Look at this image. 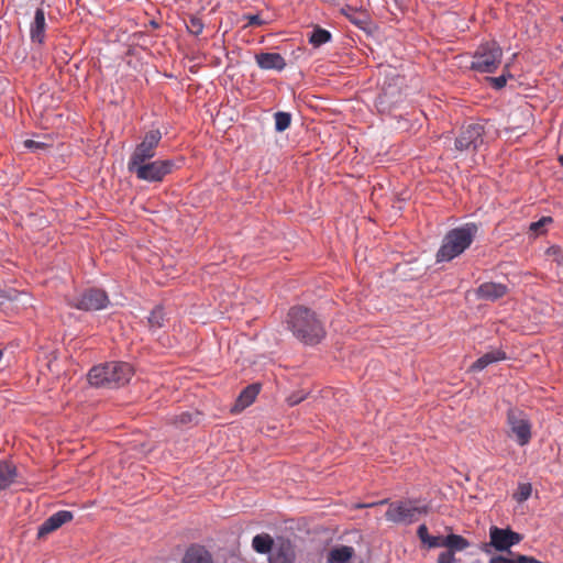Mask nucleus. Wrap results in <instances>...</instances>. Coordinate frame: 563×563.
Wrapping results in <instances>:
<instances>
[{
	"instance_id": "nucleus-24",
	"label": "nucleus",
	"mask_w": 563,
	"mask_h": 563,
	"mask_svg": "<svg viewBox=\"0 0 563 563\" xmlns=\"http://www.w3.org/2000/svg\"><path fill=\"white\" fill-rule=\"evenodd\" d=\"M260 391L258 385H250L246 388L242 390L238 398V404L241 407H247L250 406L256 398L257 394Z\"/></svg>"
},
{
	"instance_id": "nucleus-41",
	"label": "nucleus",
	"mask_w": 563,
	"mask_h": 563,
	"mask_svg": "<svg viewBox=\"0 0 563 563\" xmlns=\"http://www.w3.org/2000/svg\"><path fill=\"white\" fill-rule=\"evenodd\" d=\"M2 357H3V352H2V350H0V361L2 360Z\"/></svg>"
},
{
	"instance_id": "nucleus-23",
	"label": "nucleus",
	"mask_w": 563,
	"mask_h": 563,
	"mask_svg": "<svg viewBox=\"0 0 563 563\" xmlns=\"http://www.w3.org/2000/svg\"><path fill=\"white\" fill-rule=\"evenodd\" d=\"M166 323L164 309L161 306L155 307L147 317V324L151 331L155 332Z\"/></svg>"
},
{
	"instance_id": "nucleus-5",
	"label": "nucleus",
	"mask_w": 563,
	"mask_h": 563,
	"mask_svg": "<svg viewBox=\"0 0 563 563\" xmlns=\"http://www.w3.org/2000/svg\"><path fill=\"white\" fill-rule=\"evenodd\" d=\"M508 437L519 446H526L532 439V423L528 415L518 409L509 408L507 411Z\"/></svg>"
},
{
	"instance_id": "nucleus-16",
	"label": "nucleus",
	"mask_w": 563,
	"mask_h": 563,
	"mask_svg": "<svg viewBox=\"0 0 563 563\" xmlns=\"http://www.w3.org/2000/svg\"><path fill=\"white\" fill-rule=\"evenodd\" d=\"M45 12L42 8H37L34 14V20L30 26V36L33 43L43 44L45 40Z\"/></svg>"
},
{
	"instance_id": "nucleus-1",
	"label": "nucleus",
	"mask_w": 563,
	"mask_h": 563,
	"mask_svg": "<svg viewBox=\"0 0 563 563\" xmlns=\"http://www.w3.org/2000/svg\"><path fill=\"white\" fill-rule=\"evenodd\" d=\"M287 324L292 334L306 344H318L324 336L325 330L314 311L307 307L296 306L289 309Z\"/></svg>"
},
{
	"instance_id": "nucleus-13",
	"label": "nucleus",
	"mask_w": 563,
	"mask_h": 563,
	"mask_svg": "<svg viewBox=\"0 0 563 563\" xmlns=\"http://www.w3.org/2000/svg\"><path fill=\"white\" fill-rule=\"evenodd\" d=\"M255 62L261 69L282 71L286 67L285 58L278 53H258Z\"/></svg>"
},
{
	"instance_id": "nucleus-17",
	"label": "nucleus",
	"mask_w": 563,
	"mask_h": 563,
	"mask_svg": "<svg viewBox=\"0 0 563 563\" xmlns=\"http://www.w3.org/2000/svg\"><path fill=\"white\" fill-rule=\"evenodd\" d=\"M183 563H213L211 554L200 545L190 547L184 559Z\"/></svg>"
},
{
	"instance_id": "nucleus-7",
	"label": "nucleus",
	"mask_w": 563,
	"mask_h": 563,
	"mask_svg": "<svg viewBox=\"0 0 563 563\" xmlns=\"http://www.w3.org/2000/svg\"><path fill=\"white\" fill-rule=\"evenodd\" d=\"M428 507H418L409 500L394 501L389 504V507L385 514L386 520L399 523L410 525L416 522L420 515L427 514Z\"/></svg>"
},
{
	"instance_id": "nucleus-10",
	"label": "nucleus",
	"mask_w": 563,
	"mask_h": 563,
	"mask_svg": "<svg viewBox=\"0 0 563 563\" xmlns=\"http://www.w3.org/2000/svg\"><path fill=\"white\" fill-rule=\"evenodd\" d=\"M484 126L481 123H471L464 126L455 139L456 151L477 150L483 144Z\"/></svg>"
},
{
	"instance_id": "nucleus-30",
	"label": "nucleus",
	"mask_w": 563,
	"mask_h": 563,
	"mask_svg": "<svg viewBox=\"0 0 563 563\" xmlns=\"http://www.w3.org/2000/svg\"><path fill=\"white\" fill-rule=\"evenodd\" d=\"M243 19L247 21L246 26H261L265 23L258 14H244Z\"/></svg>"
},
{
	"instance_id": "nucleus-31",
	"label": "nucleus",
	"mask_w": 563,
	"mask_h": 563,
	"mask_svg": "<svg viewBox=\"0 0 563 563\" xmlns=\"http://www.w3.org/2000/svg\"><path fill=\"white\" fill-rule=\"evenodd\" d=\"M438 563H455V556L452 551L441 552L438 558Z\"/></svg>"
},
{
	"instance_id": "nucleus-11",
	"label": "nucleus",
	"mask_w": 563,
	"mask_h": 563,
	"mask_svg": "<svg viewBox=\"0 0 563 563\" xmlns=\"http://www.w3.org/2000/svg\"><path fill=\"white\" fill-rule=\"evenodd\" d=\"M489 539L490 545L497 551H508L512 545L520 543L523 537L510 528L493 526L489 529Z\"/></svg>"
},
{
	"instance_id": "nucleus-9",
	"label": "nucleus",
	"mask_w": 563,
	"mask_h": 563,
	"mask_svg": "<svg viewBox=\"0 0 563 563\" xmlns=\"http://www.w3.org/2000/svg\"><path fill=\"white\" fill-rule=\"evenodd\" d=\"M67 302L70 307L79 310L95 311L104 309L109 303V298L106 291L91 288L85 290L76 298L67 299Z\"/></svg>"
},
{
	"instance_id": "nucleus-22",
	"label": "nucleus",
	"mask_w": 563,
	"mask_h": 563,
	"mask_svg": "<svg viewBox=\"0 0 563 563\" xmlns=\"http://www.w3.org/2000/svg\"><path fill=\"white\" fill-rule=\"evenodd\" d=\"M443 547L448 548L453 553L455 551H463L470 547L468 541L459 534H449L443 539Z\"/></svg>"
},
{
	"instance_id": "nucleus-21",
	"label": "nucleus",
	"mask_w": 563,
	"mask_h": 563,
	"mask_svg": "<svg viewBox=\"0 0 563 563\" xmlns=\"http://www.w3.org/2000/svg\"><path fill=\"white\" fill-rule=\"evenodd\" d=\"M274 540L268 533L256 534L252 540L253 549L261 554L271 553Z\"/></svg>"
},
{
	"instance_id": "nucleus-32",
	"label": "nucleus",
	"mask_w": 563,
	"mask_h": 563,
	"mask_svg": "<svg viewBox=\"0 0 563 563\" xmlns=\"http://www.w3.org/2000/svg\"><path fill=\"white\" fill-rule=\"evenodd\" d=\"M490 81L496 89H501L507 84V76L503 74L501 76L490 78Z\"/></svg>"
},
{
	"instance_id": "nucleus-26",
	"label": "nucleus",
	"mask_w": 563,
	"mask_h": 563,
	"mask_svg": "<svg viewBox=\"0 0 563 563\" xmlns=\"http://www.w3.org/2000/svg\"><path fill=\"white\" fill-rule=\"evenodd\" d=\"M275 129L278 132H284L290 126L291 115L288 112H276L275 115Z\"/></svg>"
},
{
	"instance_id": "nucleus-19",
	"label": "nucleus",
	"mask_w": 563,
	"mask_h": 563,
	"mask_svg": "<svg viewBox=\"0 0 563 563\" xmlns=\"http://www.w3.org/2000/svg\"><path fill=\"white\" fill-rule=\"evenodd\" d=\"M354 554L352 547L342 545L332 549L328 554V563H347Z\"/></svg>"
},
{
	"instance_id": "nucleus-40",
	"label": "nucleus",
	"mask_w": 563,
	"mask_h": 563,
	"mask_svg": "<svg viewBox=\"0 0 563 563\" xmlns=\"http://www.w3.org/2000/svg\"><path fill=\"white\" fill-rule=\"evenodd\" d=\"M559 162L563 166V154L559 157Z\"/></svg>"
},
{
	"instance_id": "nucleus-18",
	"label": "nucleus",
	"mask_w": 563,
	"mask_h": 563,
	"mask_svg": "<svg viewBox=\"0 0 563 563\" xmlns=\"http://www.w3.org/2000/svg\"><path fill=\"white\" fill-rule=\"evenodd\" d=\"M506 360V353L501 350H493L481 356L473 365L474 371H482L489 364Z\"/></svg>"
},
{
	"instance_id": "nucleus-27",
	"label": "nucleus",
	"mask_w": 563,
	"mask_h": 563,
	"mask_svg": "<svg viewBox=\"0 0 563 563\" xmlns=\"http://www.w3.org/2000/svg\"><path fill=\"white\" fill-rule=\"evenodd\" d=\"M532 493V486L529 483H521L518 485L517 490L514 494V499L517 503H523L526 501Z\"/></svg>"
},
{
	"instance_id": "nucleus-14",
	"label": "nucleus",
	"mask_w": 563,
	"mask_h": 563,
	"mask_svg": "<svg viewBox=\"0 0 563 563\" xmlns=\"http://www.w3.org/2000/svg\"><path fill=\"white\" fill-rule=\"evenodd\" d=\"M296 559L295 550L290 541L280 542L274 550H272L268 562L269 563H294Z\"/></svg>"
},
{
	"instance_id": "nucleus-15",
	"label": "nucleus",
	"mask_w": 563,
	"mask_h": 563,
	"mask_svg": "<svg viewBox=\"0 0 563 563\" xmlns=\"http://www.w3.org/2000/svg\"><path fill=\"white\" fill-rule=\"evenodd\" d=\"M507 292L508 288L506 285L492 282L482 284L476 290L478 298L490 301L503 298Z\"/></svg>"
},
{
	"instance_id": "nucleus-37",
	"label": "nucleus",
	"mask_w": 563,
	"mask_h": 563,
	"mask_svg": "<svg viewBox=\"0 0 563 563\" xmlns=\"http://www.w3.org/2000/svg\"><path fill=\"white\" fill-rule=\"evenodd\" d=\"M489 563H514V559H508L501 555L494 556L489 560Z\"/></svg>"
},
{
	"instance_id": "nucleus-6",
	"label": "nucleus",
	"mask_w": 563,
	"mask_h": 563,
	"mask_svg": "<svg viewBox=\"0 0 563 563\" xmlns=\"http://www.w3.org/2000/svg\"><path fill=\"white\" fill-rule=\"evenodd\" d=\"M503 51L496 42L478 46L474 53L471 68L479 73L493 74L501 63Z\"/></svg>"
},
{
	"instance_id": "nucleus-42",
	"label": "nucleus",
	"mask_w": 563,
	"mask_h": 563,
	"mask_svg": "<svg viewBox=\"0 0 563 563\" xmlns=\"http://www.w3.org/2000/svg\"><path fill=\"white\" fill-rule=\"evenodd\" d=\"M561 21L563 22V16L561 18Z\"/></svg>"
},
{
	"instance_id": "nucleus-8",
	"label": "nucleus",
	"mask_w": 563,
	"mask_h": 563,
	"mask_svg": "<svg viewBox=\"0 0 563 563\" xmlns=\"http://www.w3.org/2000/svg\"><path fill=\"white\" fill-rule=\"evenodd\" d=\"M161 140L162 132L158 129H153L146 132L142 141L131 153L128 166H134L152 159L156 155V148L159 145Z\"/></svg>"
},
{
	"instance_id": "nucleus-12",
	"label": "nucleus",
	"mask_w": 563,
	"mask_h": 563,
	"mask_svg": "<svg viewBox=\"0 0 563 563\" xmlns=\"http://www.w3.org/2000/svg\"><path fill=\"white\" fill-rule=\"evenodd\" d=\"M73 514L68 510H59L48 517L40 527L37 537L43 538L59 529L63 525L73 520Z\"/></svg>"
},
{
	"instance_id": "nucleus-36",
	"label": "nucleus",
	"mask_w": 563,
	"mask_h": 563,
	"mask_svg": "<svg viewBox=\"0 0 563 563\" xmlns=\"http://www.w3.org/2000/svg\"><path fill=\"white\" fill-rule=\"evenodd\" d=\"M302 400H303V397L296 395V394H292L287 398V402L289 406H296L299 402H301Z\"/></svg>"
},
{
	"instance_id": "nucleus-39",
	"label": "nucleus",
	"mask_w": 563,
	"mask_h": 563,
	"mask_svg": "<svg viewBox=\"0 0 563 563\" xmlns=\"http://www.w3.org/2000/svg\"><path fill=\"white\" fill-rule=\"evenodd\" d=\"M384 504H387V500H382L379 503H376V505H384ZM372 506H375V503L374 504H369V505H363L362 507H372Z\"/></svg>"
},
{
	"instance_id": "nucleus-28",
	"label": "nucleus",
	"mask_w": 563,
	"mask_h": 563,
	"mask_svg": "<svg viewBox=\"0 0 563 563\" xmlns=\"http://www.w3.org/2000/svg\"><path fill=\"white\" fill-rule=\"evenodd\" d=\"M186 27L189 33L194 35H199L203 31V22L200 18L190 15L188 21H186Z\"/></svg>"
},
{
	"instance_id": "nucleus-35",
	"label": "nucleus",
	"mask_w": 563,
	"mask_h": 563,
	"mask_svg": "<svg viewBox=\"0 0 563 563\" xmlns=\"http://www.w3.org/2000/svg\"><path fill=\"white\" fill-rule=\"evenodd\" d=\"M191 421V415L188 413V412H183L181 415H179L176 419V423H179V424H186V423H189Z\"/></svg>"
},
{
	"instance_id": "nucleus-34",
	"label": "nucleus",
	"mask_w": 563,
	"mask_h": 563,
	"mask_svg": "<svg viewBox=\"0 0 563 563\" xmlns=\"http://www.w3.org/2000/svg\"><path fill=\"white\" fill-rule=\"evenodd\" d=\"M417 534L419 537V539L426 543V541L428 540V538L430 537L429 532H428V528L426 525H421L419 526L418 530H417Z\"/></svg>"
},
{
	"instance_id": "nucleus-29",
	"label": "nucleus",
	"mask_w": 563,
	"mask_h": 563,
	"mask_svg": "<svg viewBox=\"0 0 563 563\" xmlns=\"http://www.w3.org/2000/svg\"><path fill=\"white\" fill-rule=\"evenodd\" d=\"M551 222V217H542L540 220L532 222L529 227V230L536 234H541L544 232L543 228Z\"/></svg>"
},
{
	"instance_id": "nucleus-2",
	"label": "nucleus",
	"mask_w": 563,
	"mask_h": 563,
	"mask_svg": "<svg viewBox=\"0 0 563 563\" xmlns=\"http://www.w3.org/2000/svg\"><path fill=\"white\" fill-rule=\"evenodd\" d=\"M478 228L475 223H466L450 230L437 253V261L449 262L461 255L473 243Z\"/></svg>"
},
{
	"instance_id": "nucleus-25",
	"label": "nucleus",
	"mask_w": 563,
	"mask_h": 563,
	"mask_svg": "<svg viewBox=\"0 0 563 563\" xmlns=\"http://www.w3.org/2000/svg\"><path fill=\"white\" fill-rule=\"evenodd\" d=\"M330 40L331 33L321 27H314L309 36V42L316 47L328 43Z\"/></svg>"
},
{
	"instance_id": "nucleus-20",
	"label": "nucleus",
	"mask_w": 563,
	"mask_h": 563,
	"mask_svg": "<svg viewBox=\"0 0 563 563\" xmlns=\"http://www.w3.org/2000/svg\"><path fill=\"white\" fill-rule=\"evenodd\" d=\"M16 477L15 466L9 463H0V490L7 489Z\"/></svg>"
},
{
	"instance_id": "nucleus-4",
	"label": "nucleus",
	"mask_w": 563,
	"mask_h": 563,
	"mask_svg": "<svg viewBox=\"0 0 563 563\" xmlns=\"http://www.w3.org/2000/svg\"><path fill=\"white\" fill-rule=\"evenodd\" d=\"M178 167L179 165L174 159H150L134 166H128V170L140 180L161 183Z\"/></svg>"
},
{
	"instance_id": "nucleus-38",
	"label": "nucleus",
	"mask_w": 563,
	"mask_h": 563,
	"mask_svg": "<svg viewBox=\"0 0 563 563\" xmlns=\"http://www.w3.org/2000/svg\"><path fill=\"white\" fill-rule=\"evenodd\" d=\"M42 143L33 141V140H26L24 141V146L30 150L40 148L42 147Z\"/></svg>"
},
{
	"instance_id": "nucleus-33",
	"label": "nucleus",
	"mask_w": 563,
	"mask_h": 563,
	"mask_svg": "<svg viewBox=\"0 0 563 563\" xmlns=\"http://www.w3.org/2000/svg\"><path fill=\"white\" fill-rule=\"evenodd\" d=\"M443 539L442 537H433V536H430L428 538V540L426 541V544L429 547V548H439V547H443Z\"/></svg>"
},
{
	"instance_id": "nucleus-3",
	"label": "nucleus",
	"mask_w": 563,
	"mask_h": 563,
	"mask_svg": "<svg viewBox=\"0 0 563 563\" xmlns=\"http://www.w3.org/2000/svg\"><path fill=\"white\" fill-rule=\"evenodd\" d=\"M133 375V368L124 362H110L93 366L88 373V382L96 387L115 388L126 384Z\"/></svg>"
}]
</instances>
